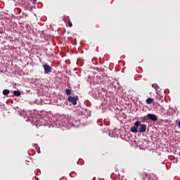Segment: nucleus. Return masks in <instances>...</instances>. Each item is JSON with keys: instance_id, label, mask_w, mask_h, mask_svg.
Returning <instances> with one entry per match:
<instances>
[{"instance_id": "nucleus-1", "label": "nucleus", "mask_w": 180, "mask_h": 180, "mask_svg": "<svg viewBox=\"0 0 180 180\" xmlns=\"http://www.w3.org/2000/svg\"><path fill=\"white\" fill-rule=\"evenodd\" d=\"M68 102L70 103H72V105H73V106H75V105H77V102L78 101V96H71V90L68 89Z\"/></svg>"}, {"instance_id": "nucleus-9", "label": "nucleus", "mask_w": 180, "mask_h": 180, "mask_svg": "<svg viewBox=\"0 0 180 180\" xmlns=\"http://www.w3.org/2000/svg\"><path fill=\"white\" fill-rule=\"evenodd\" d=\"M9 90L8 89H4V91H3V95H5V96H6V95H9Z\"/></svg>"}, {"instance_id": "nucleus-6", "label": "nucleus", "mask_w": 180, "mask_h": 180, "mask_svg": "<svg viewBox=\"0 0 180 180\" xmlns=\"http://www.w3.org/2000/svg\"><path fill=\"white\" fill-rule=\"evenodd\" d=\"M154 102V98H148L146 99V103L147 105H151Z\"/></svg>"}, {"instance_id": "nucleus-14", "label": "nucleus", "mask_w": 180, "mask_h": 180, "mask_svg": "<svg viewBox=\"0 0 180 180\" xmlns=\"http://www.w3.org/2000/svg\"><path fill=\"white\" fill-rule=\"evenodd\" d=\"M65 94H66V95H68V89H65Z\"/></svg>"}, {"instance_id": "nucleus-4", "label": "nucleus", "mask_w": 180, "mask_h": 180, "mask_svg": "<svg viewBox=\"0 0 180 180\" xmlns=\"http://www.w3.org/2000/svg\"><path fill=\"white\" fill-rule=\"evenodd\" d=\"M43 67L44 70V74H50V72H51L52 68L47 63L44 64Z\"/></svg>"}, {"instance_id": "nucleus-5", "label": "nucleus", "mask_w": 180, "mask_h": 180, "mask_svg": "<svg viewBox=\"0 0 180 180\" xmlns=\"http://www.w3.org/2000/svg\"><path fill=\"white\" fill-rule=\"evenodd\" d=\"M147 130V124H143L140 125L139 129L138 130L139 133H146Z\"/></svg>"}, {"instance_id": "nucleus-10", "label": "nucleus", "mask_w": 180, "mask_h": 180, "mask_svg": "<svg viewBox=\"0 0 180 180\" xmlns=\"http://www.w3.org/2000/svg\"><path fill=\"white\" fill-rule=\"evenodd\" d=\"M68 26L69 27H72V22H71V21H69Z\"/></svg>"}, {"instance_id": "nucleus-12", "label": "nucleus", "mask_w": 180, "mask_h": 180, "mask_svg": "<svg viewBox=\"0 0 180 180\" xmlns=\"http://www.w3.org/2000/svg\"><path fill=\"white\" fill-rule=\"evenodd\" d=\"M17 11H18V13H20V12H22V10L20 8H17Z\"/></svg>"}, {"instance_id": "nucleus-8", "label": "nucleus", "mask_w": 180, "mask_h": 180, "mask_svg": "<svg viewBox=\"0 0 180 180\" xmlns=\"http://www.w3.org/2000/svg\"><path fill=\"white\" fill-rule=\"evenodd\" d=\"M141 178H143V179H146V178H147V176H148V174H146V172H142L141 174Z\"/></svg>"}, {"instance_id": "nucleus-13", "label": "nucleus", "mask_w": 180, "mask_h": 180, "mask_svg": "<svg viewBox=\"0 0 180 180\" xmlns=\"http://www.w3.org/2000/svg\"><path fill=\"white\" fill-rule=\"evenodd\" d=\"M37 151L38 154H40V148H38L37 149Z\"/></svg>"}, {"instance_id": "nucleus-7", "label": "nucleus", "mask_w": 180, "mask_h": 180, "mask_svg": "<svg viewBox=\"0 0 180 180\" xmlns=\"http://www.w3.org/2000/svg\"><path fill=\"white\" fill-rule=\"evenodd\" d=\"M14 96H20V91H13Z\"/></svg>"}, {"instance_id": "nucleus-11", "label": "nucleus", "mask_w": 180, "mask_h": 180, "mask_svg": "<svg viewBox=\"0 0 180 180\" xmlns=\"http://www.w3.org/2000/svg\"><path fill=\"white\" fill-rule=\"evenodd\" d=\"M4 33V28L2 27H0V34Z\"/></svg>"}, {"instance_id": "nucleus-15", "label": "nucleus", "mask_w": 180, "mask_h": 180, "mask_svg": "<svg viewBox=\"0 0 180 180\" xmlns=\"http://www.w3.org/2000/svg\"><path fill=\"white\" fill-rule=\"evenodd\" d=\"M178 127L180 128V120L179 121Z\"/></svg>"}, {"instance_id": "nucleus-3", "label": "nucleus", "mask_w": 180, "mask_h": 180, "mask_svg": "<svg viewBox=\"0 0 180 180\" xmlns=\"http://www.w3.org/2000/svg\"><path fill=\"white\" fill-rule=\"evenodd\" d=\"M141 126V122L140 121H136L135 122L134 126L131 127L130 129V131L131 133H139V127Z\"/></svg>"}, {"instance_id": "nucleus-2", "label": "nucleus", "mask_w": 180, "mask_h": 180, "mask_svg": "<svg viewBox=\"0 0 180 180\" xmlns=\"http://www.w3.org/2000/svg\"><path fill=\"white\" fill-rule=\"evenodd\" d=\"M157 115L155 114L148 113L146 116L143 117L142 122H147V120H152V122H157Z\"/></svg>"}]
</instances>
